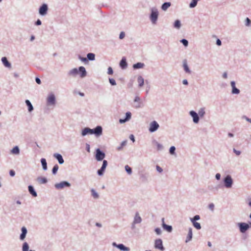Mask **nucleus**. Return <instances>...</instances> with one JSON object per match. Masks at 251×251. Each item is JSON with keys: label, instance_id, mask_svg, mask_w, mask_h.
<instances>
[{"label": "nucleus", "instance_id": "nucleus-35", "mask_svg": "<svg viewBox=\"0 0 251 251\" xmlns=\"http://www.w3.org/2000/svg\"><path fill=\"white\" fill-rule=\"evenodd\" d=\"M137 81L139 84V87H141L144 84V79L142 76H139L137 78Z\"/></svg>", "mask_w": 251, "mask_h": 251}, {"label": "nucleus", "instance_id": "nucleus-61", "mask_svg": "<svg viewBox=\"0 0 251 251\" xmlns=\"http://www.w3.org/2000/svg\"><path fill=\"white\" fill-rule=\"evenodd\" d=\"M221 174L220 173H217L215 175V178L217 180H219L221 179Z\"/></svg>", "mask_w": 251, "mask_h": 251}, {"label": "nucleus", "instance_id": "nucleus-27", "mask_svg": "<svg viewBox=\"0 0 251 251\" xmlns=\"http://www.w3.org/2000/svg\"><path fill=\"white\" fill-rule=\"evenodd\" d=\"M1 61L3 63V64L6 67H11V63L8 61V60L6 57H2Z\"/></svg>", "mask_w": 251, "mask_h": 251}, {"label": "nucleus", "instance_id": "nucleus-13", "mask_svg": "<svg viewBox=\"0 0 251 251\" xmlns=\"http://www.w3.org/2000/svg\"><path fill=\"white\" fill-rule=\"evenodd\" d=\"M112 246L114 247L117 248L122 251H129L130 250L129 248L126 247L123 244H117L116 242H113Z\"/></svg>", "mask_w": 251, "mask_h": 251}, {"label": "nucleus", "instance_id": "nucleus-30", "mask_svg": "<svg viewBox=\"0 0 251 251\" xmlns=\"http://www.w3.org/2000/svg\"><path fill=\"white\" fill-rule=\"evenodd\" d=\"M145 66V64L143 63L138 62L136 64H133V68L134 69H139L143 68Z\"/></svg>", "mask_w": 251, "mask_h": 251}, {"label": "nucleus", "instance_id": "nucleus-56", "mask_svg": "<svg viewBox=\"0 0 251 251\" xmlns=\"http://www.w3.org/2000/svg\"><path fill=\"white\" fill-rule=\"evenodd\" d=\"M156 169L157 171L160 173H161L163 172V169L158 165H156Z\"/></svg>", "mask_w": 251, "mask_h": 251}, {"label": "nucleus", "instance_id": "nucleus-4", "mask_svg": "<svg viewBox=\"0 0 251 251\" xmlns=\"http://www.w3.org/2000/svg\"><path fill=\"white\" fill-rule=\"evenodd\" d=\"M71 184L67 181H62L59 183H56L54 187L56 189L60 190L63 189L65 187H70Z\"/></svg>", "mask_w": 251, "mask_h": 251}, {"label": "nucleus", "instance_id": "nucleus-38", "mask_svg": "<svg viewBox=\"0 0 251 251\" xmlns=\"http://www.w3.org/2000/svg\"><path fill=\"white\" fill-rule=\"evenodd\" d=\"M200 117L202 118L205 114V108H201L198 113Z\"/></svg>", "mask_w": 251, "mask_h": 251}, {"label": "nucleus", "instance_id": "nucleus-63", "mask_svg": "<svg viewBox=\"0 0 251 251\" xmlns=\"http://www.w3.org/2000/svg\"><path fill=\"white\" fill-rule=\"evenodd\" d=\"M42 24V22L40 19H38L35 22V25H40Z\"/></svg>", "mask_w": 251, "mask_h": 251}, {"label": "nucleus", "instance_id": "nucleus-19", "mask_svg": "<svg viewBox=\"0 0 251 251\" xmlns=\"http://www.w3.org/2000/svg\"><path fill=\"white\" fill-rule=\"evenodd\" d=\"M53 156L58 160V162L60 164H63L64 163V160L61 154L58 153H55L53 154Z\"/></svg>", "mask_w": 251, "mask_h": 251}, {"label": "nucleus", "instance_id": "nucleus-52", "mask_svg": "<svg viewBox=\"0 0 251 251\" xmlns=\"http://www.w3.org/2000/svg\"><path fill=\"white\" fill-rule=\"evenodd\" d=\"M224 186V185H223L221 183H220L215 187L214 189L216 190V191H218L219 189L222 188Z\"/></svg>", "mask_w": 251, "mask_h": 251}, {"label": "nucleus", "instance_id": "nucleus-54", "mask_svg": "<svg viewBox=\"0 0 251 251\" xmlns=\"http://www.w3.org/2000/svg\"><path fill=\"white\" fill-rule=\"evenodd\" d=\"M214 204L213 203H211L208 205V208L213 211L214 209Z\"/></svg>", "mask_w": 251, "mask_h": 251}, {"label": "nucleus", "instance_id": "nucleus-7", "mask_svg": "<svg viewBox=\"0 0 251 251\" xmlns=\"http://www.w3.org/2000/svg\"><path fill=\"white\" fill-rule=\"evenodd\" d=\"M56 103V99L53 93L50 94L47 98V104L48 105H54Z\"/></svg>", "mask_w": 251, "mask_h": 251}, {"label": "nucleus", "instance_id": "nucleus-5", "mask_svg": "<svg viewBox=\"0 0 251 251\" xmlns=\"http://www.w3.org/2000/svg\"><path fill=\"white\" fill-rule=\"evenodd\" d=\"M105 156V153L101 151L100 149L98 148L96 150L95 158L98 161H102Z\"/></svg>", "mask_w": 251, "mask_h": 251}, {"label": "nucleus", "instance_id": "nucleus-50", "mask_svg": "<svg viewBox=\"0 0 251 251\" xmlns=\"http://www.w3.org/2000/svg\"><path fill=\"white\" fill-rule=\"evenodd\" d=\"M78 59L81 60V61L84 62V63H87L88 62V61H87V57H82L81 55H78Z\"/></svg>", "mask_w": 251, "mask_h": 251}, {"label": "nucleus", "instance_id": "nucleus-24", "mask_svg": "<svg viewBox=\"0 0 251 251\" xmlns=\"http://www.w3.org/2000/svg\"><path fill=\"white\" fill-rule=\"evenodd\" d=\"M22 233L20 235V238L21 240H24L27 233V229L25 227L23 226L21 229Z\"/></svg>", "mask_w": 251, "mask_h": 251}, {"label": "nucleus", "instance_id": "nucleus-62", "mask_svg": "<svg viewBox=\"0 0 251 251\" xmlns=\"http://www.w3.org/2000/svg\"><path fill=\"white\" fill-rule=\"evenodd\" d=\"M9 175L11 176H14L15 175V172L14 170H11L9 171Z\"/></svg>", "mask_w": 251, "mask_h": 251}, {"label": "nucleus", "instance_id": "nucleus-1", "mask_svg": "<svg viewBox=\"0 0 251 251\" xmlns=\"http://www.w3.org/2000/svg\"><path fill=\"white\" fill-rule=\"evenodd\" d=\"M102 134V128L100 126H97L93 129L89 127H85L82 129L81 135L85 136L88 134H94L97 137H99Z\"/></svg>", "mask_w": 251, "mask_h": 251}, {"label": "nucleus", "instance_id": "nucleus-60", "mask_svg": "<svg viewBox=\"0 0 251 251\" xmlns=\"http://www.w3.org/2000/svg\"><path fill=\"white\" fill-rule=\"evenodd\" d=\"M233 151L237 155H240L241 153V152L240 151H237L235 149H233Z\"/></svg>", "mask_w": 251, "mask_h": 251}, {"label": "nucleus", "instance_id": "nucleus-2", "mask_svg": "<svg viewBox=\"0 0 251 251\" xmlns=\"http://www.w3.org/2000/svg\"><path fill=\"white\" fill-rule=\"evenodd\" d=\"M224 186L226 188H231L233 184V180L230 175L226 176L223 179Z\"/></svg>", "mask_w": 251, "mask_h": 251}, {"label": "nucleus", "instance_id": "nucleus-41", "mask_svg": "<svg viewBox=\"0 0 251 251\" xmlns=\"http://www.w3.org/2000/svg\"><path fill=\"white\" fill-rule=\"evenodd\" d=\"M199 0H192L191 2L189 4V7L191 8L195 7L198 3Z\"/></svg>", "mask_w": 251, "mask_h": 251}, {"label": "nucleus", "instance_id": "nucleus-55", "mask_svg": "<svg viewBox=\"0 0 251 251\" xmlns=\"http://www.w3.org/2000/svg\"><path fill=\"white\" fill-rule=\"evenodd\" d=\"M107 74L108 75H112L113 74V71L111 67H109L108 68Z\"/></svg>", "mask_w": 251, "mask_h": 251}, {"label": "nucleus", "instance_id": "nucleus-12", "mask_svg": "<svg viewBox=\"0 0 251 251\" xmlns=\"http://www.w3.org/2000/svg\"><path fill=\"white\" fill-rule=\"evenodd\" d=\"M107 161L106 160H103L102 162V165L100 169L97 171L98 175L100 176H101L103 175L106 167L107 166Z\"/></svg>", "mask_w": 251, "mask_h": 251}, {"label": "nucleus", "instance_id": "nucleus-21", "mask_svg": "<svg viewBox=\"0 0 251 251\" xmlns=\"http://www.w3.org/2000/svg\"><path fill=\"white\" fill-rule=\"evenodd\" d=\"M193 237V232H192V228L191 227H189L188 229V233L187 236L186 237V239L185 240V243H188L190 241Z\"/></svg>", "mask_w": 251, "mask_h": 251}, {"label": "nucleus", "instance_id": "nucleus-48", "mask_svg": "<svg viewBox=\"0 0 251 251\" xmlns=\"http://www.w3.org/2000/svg\"><path fill=\"white\" fill-rule=\"evenodd\" d=\"M176 151V147L175 146H172L170 147L169 149V152L172 155H174L175 154Z\"/></svg>", "mask_w": 251, "mask_h": 251}, {"label": "nucleus", "instance_id": "nucleus-53", "mask_svg": "<svg viewBox=\"0 0 251 251\" xmlns=\"http://www.w3.org/2000/svg\"><path fill=\"white\" fill-rule=\"evenodd\" d=\"M154 230L157 235H160L162 233L161 229L159 227L156 228Z\"/></svg>", "mask_w": 251, "mask_h": 251}, {"label": "nucleus", "instance_id": "nucleus-15", "mask_svg": "<svg viewBox=\"0 0 251 251\" xmlns=\"http://www.w3.org/2000/svg\"><path fill=\"white\" fill-rule=\"evenodd\" d=\"M81 78H84L87 75V72L85 68L83 66H80L78 68V74Z\"/></svg>", "mask_w": 251, "mask_h": 251}, {"label": "nucleus", "instance_id": "nucleus-10", "mask_svg": "<svg viewBox=\"0 0 251 251\" xmlns=\"http://www.w3.org/2000/svg\"><path fill=\"white\" fill-rule=\"evenodd\" d=\"M189 115L192 117L193 121L195 124H198L199 122L200 117L196 111L193 110L190 111Z\"/></svg>", "mask_w": 251, "mask_h": 251}, {"label": "nucleus", "instance_id": "nucleus-57", "mask_svg": "<svg viewBox=\"0 0 251 251\" xmlns=\"http://www.w3.org/2000/svg\"><path fill=\"white\" fill-rule=\"evenodd\" d=\"M242 118V119L246 120L247 122H248L251 124V119L249 118L248 117H247L246 116H245V115L243 116Z\"/></svg>", "mask_w": 251, "mask_h": 251}, {"label": "nucleus", "instance_id": "nucleus-16", "mask_svg": "<svg viewBox=\"0 0 251 251\" xmlns=\"http://www.w3.org/2000/svg\"><path fill=\"white\" fill-rule=\"evenodd\" d=\"M131 118V113L130 112H127L126 113V117L125 119H120L119 120V123L120 124L125 123L128 121Z\"/></svg>", "mask_w": 251, "mask_h": 251}, {"label": "nucleus", "instance_id": "nucleus-9", "mask_svg": "<svg viewBox=\"0 0 251 251\" xmlns=\"http://www.w3.org/2000/svg\"><path fill=\"white\" fill-rule=\"evenodd\" d=\"M159 125L155 121H152L150 125L149 130L150 132L156 131L159 128Z\"/></svg>", "mask_w": 251, "mask_h": 251}, {"label": "nucleus", "instance_id": "nucleus-49", "mask_svg": "<svg viewBox=\"0 0 251 251\" xmlns=\"http://www.w3.org/2000/svg\"><path fill=\"white\" fill-rule=\"evenodd\" d=\"M180 42L186 47L188 46V41L185 39H181Z\"/></svg>", "mask_w": 251, "mask_h": 251}, {"label": "nucleus", "instance_id": "nucleus-11", "mask_svg": "<svg viewBox=\"0 0 251 251\" xmlns=\"http://www.w3.org/2000/svg\"><path fill=\"white\" fill-rule=\"evenodd\" d=\"M154 247L155 248L159 249L162 251L165 250V248L163 246L162 240L161 239H157L155 240Z\"/></svg>", "mask_w": 251, "mask_h": 251}, {"label": "nucleus", "instance_id": "nucleus-39", "mask_svg": "<svg viewBox=\"0 0 251 251\" xmlns=\"http://www.w3.org/2000/svg\"><path fill=\"white\" fill-rule=\"evenodd\" d=\"M181 26L180 21L179 20L175 21L174 24V27L176 29H179Z\"/></svg>", "mask_w": 251, "mask_h": 251}, {"label": "nucleus", "instance_id": "nucleus-34", "mask_svg": "<svg viewBox=\"0 0 251 251\" xmlns=\"http://www.w3.org/2000/svg\"><path fill=\"white\" fill-rule=\"evenodd\" d=\"M171 5L170 2H165L163 3L161 6V9L163 11H166Z\"/></svg>", "mask_w": 251, "mask_h": 251}, {"label": "nucleus", "instance_id": "nucleus-45", "mask_svg": "<svg viewBox=\"0 0 251 251\" xmlns=\"http://www.w3.org/2000/svg\"><path fill=\"white\" fill-rule=\"evenodd\" d=\"M125 170L128 174H129V175L131 174L132 169L128 165H126Z\"/></svg>", "mask_w": 251, "mask_h": 251}, {"label": "nucleus", "instance_id": "nucleus-8", "mask_svg": "<svg viewBox=\"0 0 251 251\" xmlns=\"http://www.w3.org/2000/svg\"><path fill=\"white\" fill-rule=\"evenodd\" d=\"M48 6L46 3L42 4L39 8V13L42 16H45L47 14Z\"/></svg>", "mask_w": 251, "mask_h": 251}, {"label": "nucleus", "instance_id": "nucleus-31", "mask_svg": "<svg viewBox=\"0 0 251 251\" xmlns=\"http://www.w3.org/2000/svg\"><path fill=\"white\" fill-rule=\"evenodd\" d=\"M163 228L169 232H171L173 230V227L171 226L167 225L165 223L162 224Z\"/></svg>", "mask_w": 251, "mask_h": 251}, {"label": "nucleus", "instance_id": "nucleus-14", "mask_svg": "<svg viewBox=\"0 0 251 251\" xmlns=\"http://www.w3.org/2000/svg\"><path fill=\"white\" fill-rule=\"evenodd\" d=\"M134 102L135 103V105L134 106L135 108H141L144 105L141 99L138 96H136L135 97Z\"/></svg>", "mask_w": 251, "mask_h": 251}, {"label": "nucleus", "instance_id": "nucleus-17", "mask_svg": "<svg viewBox=\"0 0 251 251\" xmlns=\"http://www.w3.org/2000/svg\"><path fill=\"white\" fill-rule=\"evenodd\" d=\"M120 67L123 70L126 69L127 67L126 59L125 57H123L120 62Z\"/></svg>", "mask_w": 251, "mask_h": 251}, {"label": "nucleus", "instance_id": "nucleus-23", "mask_svg": "<svg viewBox=\"0 0 251 251\" xmlns=\"http://www.w3.org/2000/svg\"><path fill=\"white\" fill-rule=\"evenodd\" d=\"M28 189L29 193L34 197L37 196V194L35 191L34 187L32 185H29L28 186Z\"/></svg>", "mask_w": 251, "mask_h": 251}, {"label": "nucleus", "instance_id": "nucleus-44", "mask_svg": "<svg viewBox=\"0 0 251 251\" xmlns=\"http://www.w3.org/2000/svg\"><path fill=\"white\" fill-rule=\"evenodd\" d=\"M126 140L123 141L121 143L120 146L117 147V150H118V151L122 150L123 148V147L125 146L126 145Z\"/></svg>", "mask_w": 251, "mask_h": 251}, {"label": "nucleus", "instance_id": "nucleus-33", "mask_svg": "<svg viewBox=\"0 0 251 251\" xmlns=\"http://www.w3.org/2000/svg\"><path fill=\"white\" fill-rule=\"evenodd\" d=\"M41 163L44 171H46L48 169L47 163L45 158H42L41 159Z\"/></svg>", "mask_w": 251, "mask_h": 251}, {"label": "nucleus", "instance_id": "nucleus-29", "mask_svg": "<svg viewBox=\"0 0 251 251\" xmlns=\"http://www.w3.org/2000/svg\"><path fill=\"white\" fill-rule=\"evenodd\" d=\"M37 180L39 184H46L48 182L47 178L41 176L38 177Z\"/></svg>", "mask_w": 251, "mask_h": 251}, {"label": "nucleus", "instance_id": "nucleus-59", "mask_svg": "<svg viewBox=\"0 0 251 251\" xmlns=\"http://www.w3.org/2000/svg\"><path fill=\"white\" fill-rule=\"evenodd\" d=\"M86 150L88 152H90V146L89 144H86Z\"/></svg>", "mask_w": 251, "mask_h": 251}, {"label": "nucleus", "instance_id": "nucleus-36", "mask_svg": "<svg viewBox=\"0 0 251 251\" xmlns=\"http://www.w3.org/2000/svg\"><path fill=\"white\" fill-rule=\"evenodd\" d=\"M87 61H94L95 59V54L93 53H88L87 54Z\"/></svg>", "mask_w": 251, "mask_h": 251}, {"label": "nucleus", "instance_id": "nucleus-26", "mask_svg": "<svg viewBox=\"0 0 251 251\" xmlns=\"http://www.w3.org/2000/svg\"><path fill=\"white\" fill-rule=\"evenodd\" d=\"M11 153L15 155L20 154V149L18 146H16L10 151Z\"/></svg>", "mask_w": 251, "mask_h": 251}, {"label": "nucleus", "instance_id": "nucleus-58", "mask_svg": "<svg viewBox=\"0 0 251 251\" xmlns=\"http://www.w3.org/2000/svg\"><path fill=\"white\" fill-rule=\"evenodd\" d=\"M125 36V33L124 31H122L119 35V38L120 39H123Z\"/></svg>", "mask_w": 251, "mask_h": 251}, {"label": "nucleus", "instance_id": "nucleus-18", "mask_svg": "<svg viewBox=\"0 0 251 251\" xmlns=\"http://www.w3.org/2000/svg\"><path fill=\"white\" fill-rule=\"evenodd\" d=\"M231 86L232 87L231 93L233 94H239L240 93V90L237 88L235 86V82L234 81H232L230 82Z\"/></svg>", "mask_w": 251, "mask_h": 251}, {"label": "nucleus", "instance_id": "nucleus-20", "mask_svg": "<svg viewBox=\"0 0 251 251\" xmlns=\"http://www.w3.org/2000/svg\"><path fill=\"white\" fill-rule=\"evenodd\" d=\"M142 222V218L140 216L138 212H136L135 213L134 220H133V224H140Z\"/></svg>", "mask_w": 251, "mask_h": 251}, {"label": "nucleus", "instance_id": "nucleus-28", "mask_svg": "<svg viewBox=\"0 0 251 251\" xmlns=\"http://www.w3.org/2000/svg\"><path fill=\"white\" fill-rule=\"evenodd\" d=\"M153 144L157 146V151H161L163 149V146L162 144L159 143L156 140H153L152 141Z\"/></svg>", "mask_w": 251, "mask_h": 251}, {"label": "nucleus", "instance_id": "nucleus-47", "mask_svg": "<svg viewBox=\"0 0 251 251\" xmlns=\"http://www.w3.org/2000/svg\"><path fill=\"white\" fill-rule=\"evenodd\" d=\"M245 25L247 26H250L251 25V20L248 17L245 20Z\"/></svg>", "mask_w": 251, "mask_h": 251}, {"label": "nucleus", "instance_id": "nucleus-43", "mask_svg": "<svg viewBox=\"0 0 251 251\" xmlns=\"http://www.w3.org/2000/svg\"><path fill=\"white\" fill-rule=\"evenodd\" d=\"M58 168H59V167L58 166L57 164H55L52 169V173L53 175H56L57 172V171L58 170Z\"/></svg>", "mask_w": 251, "mask_h": 251}, {"label": "nucleus", "instance_id": "nucleus-42", "mask_svg": "<svg viewBox=\"0 0 251 251\" xmlns=\"http://www.w3.org/2000/svg\"><path fill=\"white\" fill-rule=\"evenodd\" d=\"M193 224V226L197 229H201V224L199 223H198L197 222H192Z\"/></svg>", "mask_w": 251, "mask_h": 251}, {"label": "nucleus", "instance_id": "nucleus-37", "mask_svg": "<svg viewBox=\"0 0 251 251\" xmlns=\"http://www.w3.org/2000/svg\"><path fill=\"white\" fill-rule=\"evenodd\" d=\"M91 195H92V197L94 199H97L99 198V195L98 194V193L96 191V190L94 189H93V188L91 189Z\"/></svg>", "mask_w": 251, "mask_h": 251}, {"label": "nucleus", "instance_id": "nucleus-64", "mask_svg": "<svg viewBox=\"0 0 251 251\" xmlns=\"http://www.w3.org/2000/svg\"><path fill=\"white\" fill-rule=\"evenodd\" d=\"M216 44L218 46H220L222 45V42L219 39H217L216 40Z\"/></svg>", "mask_w": 251, "mask_h": 251}, {"label": "nucleus", "instance_id": "nucleus-3", "mask_svg": "<svg viewBox=\"0 0 251 251\" xmlns=\"http://www.w3.org/2000/svg\"><path fill=\"white\" fill-rule=\"evenodd\" d=\"M158 17V12L155 8L151 9V14L150 15V20L153 24H156Z\"/></svg>", "mask_w": 251, "mask_h": 251}, {"label": "nucleus", "instance_id": "nucleus-46", "mask_svg": "<svg viewBox=\"0 0 251 251\" xmlns=\"http://www.w3.org/2000/svg\"><path fill=\"white\" fill-rule=\"evenodd\" d=\"M200 219V216L198 215H195L193 218H190V221L191 222H196V221L199 220Z\"/></svg>", "mask_w": 251, "mask_h": 251}, {"label": "nucleus", "instance_id": "nucleus-6", "mask_svg": "<svg viewBox=\"0 0 251 251\" xmlns=\"http://www.w3.org/2000/svg\"><path fill=\"white\" fill-rule=\"evenodd\" d=\"M237 226L239 228L240 232L242 233L246 232L250 228V225L246 223H238Z\"/></svg>", "mask_w": 251, "mask_h": 251}, {"label": "nucleus", "instance_id": "nucleus-22", "mask_svg": "<svg viewBox=\"0 0 251 251\" xmlns=\"http://www.w3.org/2000/svg\"><path fill=\"white\" fill-rule=\"evenodd\" d=\"M78 74V69L77 68H74L73 69L70 70L68 73V75L69 76H75Z\"/></svg>", "mask_w": 251, "mask_h": 251}, {"label": "nucleus", "instance_id": "nucleus-25", "mask_svg": "<svg viewBox=\"0 0 251 251\" xmlns=\"http://www.w3.org/2000/svg\"><path fill=\"white\" fill-rule=\"evenodd\" d=\"M183 67L186 73L189 74L191 73V71L189 69V68L187 64V60L186 59H184L183 61Z\"/></svg>", "mask_w": 251, "mask_h": 251}, {"label": "nucleus", "instance_id": "nucleus-51", "mask_svg": "<svg viewBox=\"0 0 251 251\" xmlns=\"http://www.w3.org/2000/svg\"><path fill=\"white\" fill-rule=\"evenodd\" d=\"M109 83L111 84V85L112 86H115L116 85V81L113 78H109Z\"/></svg>", "mask_w": 251, "mask_h": 251}, {"label": "nucleus", "instance_id": "nucleus-40", "mask_svg": "<svg viewBox=\"0 0 251 251\" xmlns=\"http://www.w3.org/2000/svg\"><path fill=\"white\" fill-rule=\"evenodd\" d=\"M29 246L27 243L25 242L23 245L22 251H35L33 250L28 251Z\"/></svg>", "mask_w": 251, "mask_h": 251}, {"label": "nucleus", "instance_id": "nucleus-32", "mask_svg": "<svg viewBox=\"0 0 251 251\" xmlns=\"http://www.w3.org/2000/svg\"><path fill=\"white\" fill-rule=\"evenodd\" d=\"M25 104L28 107V110L29 112H31L33 110V107L28 100H26L25 101Z\"/></svg>", "mask_w": 251, "mask_h": 251}]
</instances>
